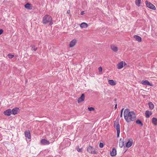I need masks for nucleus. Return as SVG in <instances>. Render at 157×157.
<instances>
[{"label": "nucleus", "mask_w": 157, "mask_h": 157, "mask_svg": "<svg viewBox=\"0 0 157 157\" xmlns=\"http://www.w3.org/2000/svg\"><path fill=\"white\" fill-rule=\"evenodd\" d=\"M85 99V95L84 94H82L81 97L78 98V102L79 103L84 101Z\"/></svg>", "instance_id": "8"}, {"label": "nucleus", "mask_w": 157, "mask_h": 157, "mask_svg": "<svg viewBox=\"0 0 157 157\" xmlns=\"http://www.w3.org/2000/svg\"><path fill=\"white\" fill-rule=\"evenodd\" d=\"M87 151L91 154H96L97 152L94 149V148L91 146H89L87 149Z\"/></svg>", "instance_id": "5"}, {"label": "nucleus", "mask_w": 157, "mask_h": 157, "mask_svg": "<svg viewBox=\"0 0 157 157\" xmlns=\"http://www.w3.org/2000/svg\"><path fill=\"white\" fill-rule=\"evenodd\" d=\"M117 104H116V105H115V109H117Z\"/></svg>", "instance_id": "36"}, {"label": "nucleus", "mask_w": 157, "mask_h": 157, "mask_svg": "<svg viewBox=\"0 0 157 157\" xmlns=\"http://www.w3.org/2000/svg\"><path fill=\"white\" fill-rule=\"evenodd\" d=\"M25 136L28 139L31 138V135L29 131H26L25 132Z\"/></svg>", "instance_id": "15"}, {"label": "nucleus", "mask_w": 157, "mask_h": 157, "mask_svg": "<svg viewBox=\"0 0 157 157\" xmlns=\"http://www.w3.org/2000/svg\"><path fill=\"white\" fill-rule=\"evenodd\" d=\"M120 117H122V113H121V115H120Z\"/></svg>", "instance_id": "38"}, {"label": "nucleus", "mask_w": 157, "mask_h": 157, "mask_svg": "<svg viewBox=\"0 0 157 157\" xmlns=\"http://www.w3.org/2000/svg\"><path fill=\"white\" fill-rule=\"evenodd\" d=\"M104 145L103 143H100L99 144V147L100 148H102L103 147Z\"/></svg>", "instance_id": "31"}, {"label": "nucleus", "mask_w": 157, "mask_h": 157, "mask_svg": "<svg viewBox=\"0 0 157 157\" xmlns=\"http://www.w3.org/2000/svg\"><path fill=\"white\" fill-rule=\"evenodd\" d=\"M88 109L90 111H94V109L93 107H88Z\"/></svg>", "instance_id": "30"}, {"label": "nucleus", "mask_w": 157, "mask_h": 157, "mask_svg": "<svg viewBox=\"0 0 157 157\" xmlns=\"http://www.w3.org/2000/svg\"><path fill=\"white\" fill-rule=\"evenodd\" d=\"M133 143V140H132L131 139L129 140L127 143L126 147H127L129 148L131 146Z\"/></svg>", "instance_id": "16"}, {"label": "nucleus", "mask_w": 157, "mask_h": 157, "mask_svg": "<svg viewBox=\"0 0 157 157\" xmlns=\"http://www.w3.org/2000/svg\"><path fill=\"white\" fill-rule=\"evenodd\" d=\"M3 32V30L2 29H0V35H1Z\"/></svg>", "instance_id": "33"}, {"label": "nucleus", "mask_w": 157, "mask_h": 157, "mask_svg": "<svg viewBox=\"0 0 157 157\" xmlns=\"http://www.w3.org/2000/svg\"><path fill=\"white\" fill-rule=\"evenodd\" d=\"M70 12H71V11H70V10H68L67 11V13H68V14H70V13H71Z\"/></svg>", "instance_id": "34"}, {"label": "nucleus", "mask_w": 157, "mask_h": 157, "mask_svg": "<svg viewBox=\"0 0 157 157\" xmlns=\"http://www.w3.org/2000/svg\"><path fill=\"white\" fill-rule=\"evenodd\" d=\"M108 82V83L111 86H115L117 84L116 81L113 80H109Z\"/></svg>", "instance_id": "14"}, {"label": "nucleus", "mask_w": 157, "mask_h": 157, "mask_svg": "<svg viewBox=\"0 0 157 157\" xmlns=\"http://www.w3.org/2000/svg\"><path fill=\"white\" fill-rule=\"evenodd\" d=\"M152 122L154 125H157V119L154 117L152 119Z\"/></svg>", "instance_id": "23"}, {"label": "nucleus", "mask_w": 157, "mask_h": 157, "mask_svg": "<svg viewBox=\"0 0 157 157\" xmlns=\"http://www.w3.org/2000/svg\"><path fill=\"white\" fill-rule=\"evenodd\" d=\"M32 48V50H34V51H36L37 49V48L35 47V46H31Z\"/></svg>", "instance_id": "28"}, {"label": "nucleus", "mask_w": 157, "mask_h": 157, "mask_svg": "<svg viewBox=\"0 0 157 157\" xmlns=\"http://www.w3.org/2000/svg\"><path fill=\"white\" fill-rule=\"evenodd\" d=\"M149 108L150 109H152L154 107V105L151 102H149L148 104Z\"/></svg>", "instance_id": "25"}, {"label": "nucleus", "mask_w": 157, "mask_h": 157, "mask_svg": "<svg viewBox=\"0 0 157 157\" xmlns=\"http://www.w3.org/2000/svg\"><path fill=\"white\" fill-rule=\"evenodd\" d=\"M76 149H77V151L78 152H82V147L80 148H79V146H78L77 147H76Z\"/></svg>", "instance_id": "27"}, {"label": "nucleus", "mask_w": 157, "mask_h": 157, "mask_svg": "<svg viewBox=\"0 0 157 157\" xmlns=\"http://www.w3.org/2000/svg\"><path fill=\"white\" fill-rule=\"evenodd\" d=\"M145 3L146 6L148 8L155 10L156 9V7L151 2H148L147 1H146L145 2Z\"/></svg>", "instance_id": "4"}, {"label": "nucleus", "mask_w": 157, "mask_h": 157, "mask_svg": "<svg viewBox=\"0 0 157 157\" xmlns=\"http://www.w3.org/2000/svg\"><path fill=\"white\" fill-rule=\"evenodd\" d=\"M110 48L113 52H117L118 51V47L114 44L110 45Z\"/></svg>", "instance_id": "9"}, {"label": "nucleus", "mask_w": 157, "mask_h": 157, "mask_svg": "<svg viewBox=\"0 0 157 157\" xmlns=\"http://www.w3.org/2000/svg\"><path fill=\"white\" fill-rule=\"evenodd\" d=\"M19 111V108L17 107L14 108L12 110H11L12 114L13 115L16 114Z\"/></svg>", "instance_id": "11"}, {"label": "nucleus", "mask_w": 157, "mask_h": 157, "mask_svg": "<svg viewBox=\"0 0 157 157\" xmlns=\"http://www.w3.org/2000/svg\"><path fill=\"white\" fill-rule=\"evenodd\" d=\"M134 38L136 39V40L138 42H140L142 41V38L139 36L135 35L134 36Z\"/></svg>", "instance_id": "19"}, {"label": "nucleus", "mask_w": 157, "mask_h": 157, "mask_svg": "<svg viewBox=\"0 0 157 157\" xmlns=\"http://www.w3.org/2000/svg\"><path fill=\"white\" fill-rule=\"evenodd\" d=\"M80 27L82 28H86L88 26V24L85 22H83L80 24Z\"/></svg>", "instance_id": "21"}, {"label": "nucleus", "mask_w": 157, "mask_h": 157, "mask_svg": "<svg viewBox=\"0 0 157 157\" xmlns=\"http://www.w3.org/2000/svg\"><path fill=\"white\" fill-rule=\"evenodd\" d=\"M98 71L99 72H101L102 71V68L101 67H99L98 68Z\"/></svg>", "instance_id": "32"}, {"label": "nucleus", "mask_w": 157, "mask_h": 157, "mask_svg": "<svg viewBox=\"0 0 157 157\" xmlns=\"http://www.w3.org/2000/svg\"><path fill=\"white\" fill-rule=\"evenodd\" d=\"M114 126H115L117 130V137H119L120 133V125L118 123L114 124Z\"/></svg>", "instance_id": "7"}, {"label": "nucleus", "mask_w": 157, "mask_h": 157, "mask_svg": "<svg viewBox=\"0 0 157 157\" xmlns=\"http://www.w3.org/2000/svg\"><path fill=\"white\" fill-rule=\"evenodd\" d=\"M117 154V151L116 149L114 148L112 149V151L110 152V155L112 156H114L116 155Z\"/></svg>", "instance_id": "17"}, {"label": "nucleus", "mask_w": 157, "mask_h": 157, "mask_svg": "<svg viewBox=\"0 0 157 157\" xmlns=\"http://www.w3.org/2000/svg\"><path fill=\"white\" fill-rule=\"evenodd\" d=\"M3 113L6 115L9 116L12 114L11 109H9L6 110Z\"/></svg>", "instance_id": "13"}, {"label": "nucleus", "mask_w": 157, "mask_h": 157, "mask_svg": "<svg viewBox=\"0 0 157 157\" xmlns=\"http://www.w3.org/2000/svg\"><path fill=\"white\" fill-rule=\"evenodd\" d=\"M152 113L151 112L147 110L145 112L146 117L147 118L149 117L151 115Z\"/></svg>", "instance_id": "22"}, {"label": "nucleus", "mask_w": 157, "mask_h": 157, "mask_svg": "<svg viewBox=\"0 0 157 157\" xmlns=\"http://www.w3.org/2000/svg\"><path fill=\"white\" fill-rule=\"evenodd\" d=\"M124 145V139L121 138L120 139L119 142V146L121 147H122Z\"/></svg>", "instance_id": "18"}, {"label": "nucleus", "mask_w": 157, "mask_h": 157, "mask_svg": "<svg viewBox=\"0 0 157 157\" xmlns=\"http://www.w3.org/2000/svg\"><path fill=\"white\" fill-rule=\"evenodd\" d=\"M141 0H135V3L136 5L138 7L140 6V4L141 3Z\"/></svg>", "instance_id": "24"}, {"label": "nucleus", "mask_w": 157, "mask_h": 157, "mask_svg": "<svg viewBox=\"0 0 157 157\" xmlns=\"http://www.w3.org/2000/svg\"><path fill=\"white\" fill-rule=\"evenodd\" d=\"M8 56L9 58L12 59L14 57V56L13 55H11L10 54H8Z\"/></svg>", "instance_id": "29"}, {"label": "nucleus", "mask_w": 157, "mask_h": 157, "mask_svg": "<svg viewBox=\"0 0 157 157\" xmlns=\"http://www.w3.org/2000/svg\"><path fill=\"white\" fill-rule=\"evenodd\" d=\"M123 110H124V109H122L121 110V113H123Z\"/></svg>", "instance_id": "37"}, {"label": "nucleus", "mask_w": 157, "mask_h": 157, "mask_svg": "<svg viewBox=\"0 0 157 157\" xmlns=\"http://www.w3.org/2000/svg\"><path fill=\"white\" fill-rule=\"evenodd\" d=\"M40 143L41 144L44 145H47L49 144H50L49 141L45 139L41 140L40 141Z\"/></svg>", "instance_id": "12"}, {"label": "nucleus", "mask_w": 157, "mask_h": 157, "mask_svg": "<svg viewBox=\"0 0 157 157\" xmlns=\"http://www.w3.org/2000/svg\"><path fill=\"white\" fill-rule=\"evenodd\" d=\"M126 65L127 64L125 62L122 61L118 63L117 65V66L118 69H120L123 68L124 66Z\"/></svg>", "instance_id": "3"}, {"label": "nucleus", "mask_w": 157, "mask_h": 157, "mask_svg": "<svg viewBox=\"0 0 157 157\" xmlns=\"http://www.w3.org/2000/svg\"><path fill=\"white\" fill-rule=\"evenodd\" d=\"M25 7L29 10H31L32 9V7L31 5L30 4L27 3L25 5Z\"/></svg>", "instance_id": "20"}, {"label": "nucleus", "mask_w": 157, "mask_h": 157, "mask_svg": "<svg viewBox=\"0 0 157 157\" xmlns=\"http://www.w3.org/2000/svg\"><path fill=\"white\" fill-rule=\"evenodd\" d=\"M42 22L44 24L49 23L51 25L53 23L52 17L48 15H46L43 17Z\"/></svg>", "instance_id": "2"}, {"label": "nucleus", "mask_w": 157, "mask_h": 157, "mask_svg": "<svg viewBox=\"0 0 157 157\" xmlns=\"http://www.w3.org/2000/svg\"><path fill=\"white\" fill-rule=\"evenodd\" d=\"M124 119L128 123L134 121L136 118V116L134 111H131L129 109H125L124 113Z\"/></svg>", "instance_id": "1"}, {"label": "nucleus", "mask_w": 157, "mask_h": 157, "mask_svg": "<svg viewBox=\"0 0 157 157\" xmlns=\"http://www.w3.org/2000/svg\"><path fill=\"white\" fill-rule=\"evenodd\" d=\"M141 84L144 85H148L150 86H152L153 85L151 83L147 80H143L141 82Z\"/></svg>", "instance_id": "10"}, {"label": "nucleus", "mask_w": 157, "mask_h": 157, "mask_svg": "<svg viewBox=\"0 0 157 157\" xmlns=\"http://www.w3.org/2000/svg\"><path fill=\"white\" fill-rule=\"evenodd\" d=\"M77 40L73 39L70 42L69 46L70 48H73L75 46L77 43Z\"/></svg>", "instance_id": "6"}, {"label": "nucleus", "mask_w": 157, "mask_h": 157, "mask_svg": "<svg viewBox=\"0 0 157 157\" xmlns=\"http://www.w3.org/2000/svg\"><path fill=\"white\" fill-rule=\"evenodd\" d=\"M136 123L138 124H141V125L142 126L143 125L142 122L141 121L139 120H137L136 121Z\"/></svg>", "instance_id": "26"}, {"label": "nucleus", "mask_w": 157, "mask_h": 157, "mask_svg": "<svg viewBox=\"0 0 157 157\" xmlns=\"http://www.w3.org/2000/svg\"><path fill=\"white\" fill-rule=\"evenodd\" d=\"M84 14V11H82L81 13V14L82 15Z\"/></svg>", "instance_id": "35"}]
</instances>
